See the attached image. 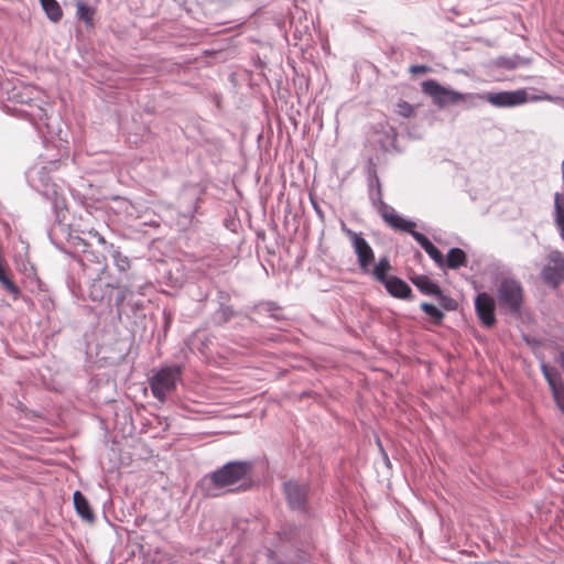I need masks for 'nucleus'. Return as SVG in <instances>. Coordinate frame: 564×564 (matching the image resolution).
I'll use <instances>...</instances> for the list:
<instances>
[{"label": "nucleus", "instance_id": "5", "mask_svg": "<svg viewBox=\"0 0 564 564\" xmlns=\"http://www.w3.org/2000/svg\"><path fill=\"white\" fill-rule=\"evenodd\" d=\"M343 231L351 242V246L357 256L359 268L362 272L369 273L370 267L375 260V252L372 248L361 236V234L355 232L354 230L346 227H343Z\"/></svg>", "mask_w": 564, "mask_h": 564}, {"label": "nucleus", "instance_id": "19", "mask_svg": "<svg viewBox=\"0 0 564 564\" xmlns=\"http://www.w3.org/2000/svg\"><path fill=\"white\" fill-rule=\"evenodd\" d=\"M77 17L86 24L91 25L94 21L95 10L84 1L76 3Z\"/></svg>", "mask_w": 564, "mask_h": 564}, {"label": "nucleus", "instance_id": "28", "mask_svg": "<svg viewBox=\"0 0 564 564\" xmlns=\"http://www.w3.org/2000/svg\"><path fill=\"white\" fill-rule=\"evenodd\" d=\"M434 245L429 240L426 239L425 242L423 245H421V247L424 249V251L426 252L429 249H431V247H433Z\"/></svg>", "mask_w": 564, "mask_h": 564}, {"label": "nucleus", "instance_id": "6", "mask_svg": "<svg viewBox=\"0 0 564 564\" xmlns=\"http://www.w3.org/2000/svg\"><path fill=\"white\" fill-rule=\"evenodd\" d=\"M541 276L552 288H557L564 281V256L558 250H552L545 258Z\"/></svg>", "mask_w": 564, "mask_h": 564}, {"label": "nucleus", "instance_id": "21", "mask_svg": "<svg viewBox=\"0 0 564 564\" xmlns=\"http://www.w3.org/2000/svg\"><path fill=\"white\" fill-rule=\"evenodd\" d=\"M421 308L424 313H426L435 323H440L444 314L433 304L422 303Z\"/></svg>", "mask_w": 564, "mask_h": 564}, {"label": "nucleus", "instance_id": "24", "mask_svg": "<svg viewBox=\"0 0 564 564\" xmlns=\"http://www.w3.org/2000/svg\"><path fill=\"white\" fill-rule=\"evenodd\" d=\"M426 253L434 260V262L438 267H444V256L435 246L431 247V249H429Z\"/></svg>", "mask_w": 564, "mask_h": 564}, {"label": "nucleus", "instance_id": "15", "mask_svg": "<svg viewBox=\"0 0 564 564\" xmlns=\"http://www.w3.org/2000/svg\"><path fill=\"white\" fill-rule=\"evenodd\" d=\"M467 265V256L460 248H452L446 258H444V267L456 270L460 267Z\"/></svg>", "mask_w": 564, "mask_h": 564}, {"label": "nucleus", "instance_id": "8", "mask_svg": "<svg viewBox=\"0 0 564 564\" xmlns=\"http://www.w3.org/2000/svg\"><path fill=\"white\" fill-rule=\"evenodd\" d=\"M484 98L496 107H514L528 101V93L525 89L488 93Z\"/></svg>", "mask_w": 564, "mask_h": 564}, {"label": "nucleus", "instance_id": "23", "mask_svg": "<svg viewBox=\"0 0 564 564\" xmlns=\"http://www.w3.org/2000/svg\"><path fill=\"white\" fill-rule=\"evenodd\" d=\"M116 267L124 272L130 269V260L128 257L122 256L120 252H116L113 256Z\"/></svg>", "mask_w": 564, "mask_h": 564}, {"label": "nucleus", "instance_id": "20", "mask_svg": "<svg viewBox=\"0 0 564 564\" xmlns=\"http://www.w3.org/2000/svg\"><path fill=\"white\" fill-rule=\"evenodd\" d=\"M395 112L403 118H412L415 116V107L405 100H399L395 105Z\"/></svg>", "mask_w": 564, "mask_h": 564}, {"label": "nucleus", "instance_id": "31", "mask_svg": "<svg viewBox=\"0 0 564 564\" xmlns=\"http://www.w3.org/2000/svg\"><path fill=\"white\" fill-rule=\"evenodd\" d=\"M557 362L560 364V366H561V368L563 369V372H564V355H558Z\"/></svg>", "mask_w": 564, "mask_h": 564}, {"label": "nucleus", "instance_id": "10", "mask_svg": "<svg viewBox=\"0 0 564 564\" xmlns=\"http://www.w3.org/2000/svg\"><path fill=\"white\" fill-rule=\"evenodd\" d=\"M307 486L296 481H288L284 484V492L289 505L293 509L302 510L305 507L307 497Z\"/></svg>", "mask_w": 564, "mask_h": 564}, {"label": "nucleus", "instance_id": "25", "mask_svg": "<svg viewBox=\"0 0 564 564\" xmlns=\"http://www.w3.org/2000/svg\"><path fill=\"white\" fill-rule=\"evenodd\" d=\"M409 70L413 75L427 74L429 72H431V67L426 65H412Z\"/></svg>", "mask_w": 564, "mask_h": 564}, {"label": "nucleus", "instance_id": "4", "mask_svg": "<svg viewBox=\"0 0 564 564\" xmlns=\"http://www.w3.org/2000/svg\"><path fill=\"white\" fill-rule=\"evenodd\" d=\"M423 94L431 97L438 108L455 105L466 100V96L459 91L446 88L434 79H427L421 84Z\"/></svg>", "mask_w": 564, "mask_h": 564}, {"label": "nucleus", "instance_id": "26", "mask_svg": "<svg viewBox=\"0 0 564 564\" xmlns=\"http://www.w3.org/2000/svg\"><path fill=\"white\" fill-rule=\"evenodd\" d=\"M412 237L415 239V241L421 246L425 242L426 239H429L427 237H425L423 234L419 232V231H415L413 230V228L409 231Z\"/></svg>", "mask_w": 564, "mask_h": 564}, {"label": "nucleus", "instance_id": "27", "mask_svg": "<svg viewBox=\"0 0 564 564\" xmlns=\"http://www.w3.org/2000/svg\"><path fill=\"white\" fill-rule=\"evenodd\" d=\"M438 301L446 310H454L456 307V303L447 296L446 300L438 299Z\"/></svg>", "mask_w": 564, "mask_h": 564}, {"label": "nucleus", "instance_id": "30", "mask_svg": "<svg viewBox=\"0 0 564 564\" xmlns=\"http://www.w3.org/2000/svg\"><path fill=\"white\" fill-rule=\"evenodd\" d=\"M542 99H543V100H550V101L554 100V99H553V97H551V96L533 97V98H532V100H542Z\"/></svg>", "mask_w": 564, "mask_h": 564}, {"label": "nucleus", "instance_id": "14", "mask_svg": "<svg viewBox=\"0 0 564 564\" xmlns=\"http://www.w3.org/2000/svg\"><path fill=\"white\" fill-rule=\"evenodd\" d=\"M73 500L77 514L86 522H94L95 514L86 497L80 491L77 490L73 495Z\"/></svg>", "mask_w": 564, "mask_h": 564}, {"label": "nucleus", "instance_id": "17", "mask_svg": "<svg viewBox=\"0 0 564 564\" xmlns=\"http://www.w3.org/2000/svg\"><path fill=\"white\" fill-rule=\"evenodd\" d=\"M46 15L53 22H58L63 17V11L56 0H40Z\"/></svg>", "mask_w": 564, "mask_h": 564}, {"label": "nucleus", "instance_id": "22", "mask_svg": "<svg viewBox=\"0 0 564 564\" xmlns=\"http://www.w3.org/2000/svg\"><path fill=\"white\" fill-rule=\"evenodd\" d=\"M89 296L93 301H102L104 300L102 283L100 280L95 281L91 284Z\"/></svg>", "mask_w": 564, "mask_h": 564}, {"label": "nucleus", "instance_id": "7", "mask_svg": "<svg viewBox=\"0 0 564 564\" xmlns=\"http://www.w3.org/2000/svg\"><path fill=\"white\" fill-rule=\"evenodd\" d=\"M541 369L551 389L554 402L564 415V384L560 373L553 367L541 360Z\"/></svg>", "mask_w": 564, "mask_h": 564}, {"label": "nucleus", "instance_id": "16", "mask_svg": "<svg viewBox=\"0 0 564 564\" xmlns=\"http://www.w3.org/2000/svg\"><path fill=\"white\" fill-rule=\"evenodd\" d=\"M391 270L390 261L387 257L380 258L378 263L371 270L373 278L381 284L386 282L390 275L388 272Z\"/></svg>", "mask_w": 564, "mask_h": 564}, {"label": "nucleus", "instance_id": "3", "mask_svg": "<svg viewBox=\"0 0 564 564\" xmlns=\"http://www.w3.org/2000/svg\"><path fill=\"white\" fill-rule=\"evenodd\" d=\"M180 375L178 366H166L158 370L150 379V388L154 398L163 402L167 394L175 389Z\"/></svg>", "mask_w": 564, "mask_h": 564}, {"label": "nucleus", "instance_id": "18", "mask_svg": "<svg viewBox=\"0 0 564 564\" xmlns=\"http://www.w3.org/2000/svg\"><path fill=\"white\" fill-rule=\"evenodd\" d=\"M554 205H555V224L560 231L561 238L564 240V205L562 203V195L560 193L555 194Z\"/></svg>", "mask_w": 564, "mask_h": 564}, {"label": "nucleus", "instance_id": "1", "mask_svg": "<svg viewBox=\"0 0 564 564\" xmlns=\"http://www.w3.org/2000/svg\"><path fill=\"white\" fill-rule=\"evenodd\" d=\"M251 477V465L247 462H230L210 474V481L217 488L228 491L246 488Z\"/></svg>", "mask_w": 564, "mask_h": 564}, {"label": "nucleus", "instance_id": "29", "mask_svg": "<svg viewBox=\"0 0 564 564\" xmlns=\"http://www.w3.org/2000/svg\"><path fill=\"white\" fill-rule=\"evenodd\" d=\"M434 245L429 240L426 239L425 242L423 245H421V247L424 249V251L426 252L429 249H431V247H433Z\"/></svg>", "mask_w": 564, "mask_h": 564}, {"label": "nucleus", "instance_id": "13", "mask_svg": "<svg viewBox=\"0 0 564 564\" xmlns=\"http://www.w3.org/2000/svg\"><path fill=\"white\" fill-rule=\"evenodd\" d=\"M411 282L425 295H433L437 299L446 300L441 288L433 282L427 275H415L411 278Z\"/></svg>", "mask_w": 564, "mask_h": 564}, {"label": "nucleus", "instance_id": "9", "mask_svg": "<svg viewBox=\"0 0 564 564\" xmlns=\"http://www.w3.org/2000/svg\"><path fill=\"white\" fill-rule=\"evenodd\" d=\"M475 308L478 318L486 327H492L496 323L495 300L488 293H479L475 299Z\"/></svg>", "mask_w": 564, "mask_h": 564}, {"label": "nucleus", "instance_id": "12", "mask_svg": "<svg viewBox=\"0 0 564 564\" xmlns=\"http://www.w3.org/2000/svg\"><path fill=\"white\" fill-rule=\"evenodd\" d=\"M382 284L387 292L393 297L403 300L411 297L412 290L409 284L395 275H390V278Z\"/></svg>", "mask_w": 564, "mask_h": 564}, {"label": "nucleus", "instance_id": "11", "mask_svg": "<svg viewBox=\"0 0 564 564\" xmlns=\"http://www.w3.org/2000/svg\"><path fill=\"white\" fill-rule=\"evenodd\" d=\"M380 213L383 220L395 230L409 232L412 228L415 227L414 223L401 217L390 206L383 205Z\"/></svg>", "mask_w": 564, "mask_h": 564}, {"label": "nucleus", "instance_id": "2", "mask_svg": "<svg viewBox=\"0 0 564 564\" xmlns=\"http://www.w3.org/2000/svg\"><path fill=\"white\" fill-rule=\"evenodd\" d=\"M524 293L521 283L514 279H503L497 289L499 307L511 314L519 315Z\"/></svg>", "mask_w": 564, "mask_h": 564}]
</instances>
